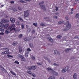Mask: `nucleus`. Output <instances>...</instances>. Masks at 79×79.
Returning a JSON list of instances; mask_svg holds the SVG:
<instances>
[{
    "mask_svg": "<svg viewBox=\"0 0 79 79\" xmlns=\"http://www.w3.org/2000/svg\"><path fill=\"white\" fill-rule=\"evenodd\" d=\"M62 23V22H61V21H60L58 22V23L59 24H61Z\"/></svg>",
    "mask_w": 79,
    "mask_h": 79,
    "instance_id": "51",
    "label": "nucleus"
},
{
    "mask_svg": "<svg viewBox=\"0 0 79 79\" xmlns=\"http://www.w3.org/2000/svg\"><path fill=\"white\" fill-rule=\"evenodd\" d=\"M0 31L2 32H4V29L3 28H0Z\"/></svg>",
    "mask_w": 79,
    "mask_h": 79,
    "instance_id": "21",
    "label": "nucleus"
},
{
    "mask_svg": "<svg viewBox=\"0 0 79 79\" xmlns=\"http://www.w3.org/2000/svg\"><path fill=\"white\" fill-rule=\"evenodd\" d=\"M29 46L30 47H32V44H29Z\"/></svg>",
    "mask_w": 79,
    "mask_h": 79,
    "instance_id": "53",
    "label": "nucleus"
},
{
    "mask_svg": "<svg viewBox=\"0 0 79 79\" xmlns=\"http://www.w3.org/2000/svg\"><path fill=\"white\" fill-rule=\"evenodd\" d=\"M62 37V35H58L56 36V38L58 39H61Z\"/></svg>",
    "mask_w": 79,
    "mask_h": 79,
    "instance_id": "13",
    "label": "nucleus"
},
{
    "mask_svg": "<svg viewBox=\"0 0 79 79\" xmlns=\"http://www.w3.org/2000/svg\"><path fill=\"white\" fill-rule=\"evenodd\" d=\"M40 25L41 26H45V25L44 24V23H41L40 24Z\"/></svg>",
    "mask_w": 79,
    "mask_h": 79,
    "instance_id": "28",
    "label": "nucleus"
},
{
    "mask_svg": "<svg viewBox=\"0 0 79 79\" xmlns=\"http://www.w3.org/2000/svg\"><path fill=\"white\" fill-rule=\"evenodd\" d=\"M29 16V13L28 10H27L24 12V18H27Z\"/></svg>",
    "mask_w": 79,
    "mask_h": 79,
    "instance_id": "5",
    "label": "nucleus"
},
{
    "mask_svg": "<svg viewBox=\"0 0 79 79\" xmlns=\"http://www.w3.org/2000/svg\"><path fill=\"white\" fill-rule=\"evenodd\" d=\"M53 18H55V19H57V18H58V17L56 16H54Z\"/></svg>",
    "mask_w": 79,
    "mask_h": 79,
    "instance_id": "44",
    "label": "nucleus"
},
{
    "mask_svg": "<svg viewBox=\"0 0 79 79\" xmlns=\"http://www.w3.org/2000/svg\"><path fill=\"white\" fill-rule=\"evenodd\" d=\"M47 60H48V61L49 62V63H50V62H51V61H50V60L48 59Z\"/></svg>",
    "mask_w": 79,
    "mask_h": 79,
    "instance_id": "56",
    "label": "nucleus"
},
{
    "mask_svg": "<svg viewBox=\"0 0 79 79\" xmlns=\"http://www.w3.org/2000/svg\"><path fill=\"white\" fill-rule=\"evenodd\" d=\"M1 70H2V71H4V70H5V69H4V68H3V67H2L1 69Z\"/></svg>",
    "mask_w": 79,
    "mask_h": 79,
    "instance_id": "42",
    "label": "nucleus"
},
{
    "mask_svg": "<svg viewBox=\"0 0 79 79\" xmlns=\"http://www.w3.org/2000/svg\"><path fill=\"white\" fill-rule=\"evenodd\" d=\"M27 51L28 52H31V50L30 49V48H28L27 49Z\"/></svg>",
    "mask_w": 79,
    "mask_h": 79,
    "instance_id": "38",
    "label": "nucleus"
},
{
    "mask_svg": "<svg viewBox=\"0 0 79 79\" xmlns=\"http://www.w3.org/2000/svg\"><path fill=\"white\" fill-rule=\"evenodd\" d=\"M58 14H59V13L58 12L56 13H55V15H58Z\"/></svg>",
    "mask_w": 79,
    "mask_h": 79,
    "instance_id": "57",
    "label": "nucleus"
},
{
    "mask_svg": "<svg viewBox=\"0 0 79 79\" xmlns=\"http://www.w3.org/2000/svg\"><path fill=\"white\" fill-rule=\"evenodd\" d=\"M73 12H71L70 13V14H73Z\"/></svg>",
    "mask_w": 79,
    "mask_h": 79,
    "instance_id": "58",
    "label": "nucleus"
},
{
    "mask_svg": "<svg viewBox=\"0 0 79 79\" xmlns=\"http://www.w3.org/2000/svg\"><path fill=\"white\" fill-rule=\"evenodd\" d=\"M26 1L27 2H29V0H26Z\"/></svg>",
    "mask_w": 79,
    "mask_h": 79,
    "instance_id": "64",
    "label": "nucleus"
},
{
    "mask_svg": "<svg viewBox=\"0 0 79 79\" xmlns=\"http://www.w3.org/2000/svg\"><path fill=\"white\" fill-rule=\"evenodd\" d=\"M60 79H64V77H60Z\"/></svg>",
    "mask_w": 79,
    "mask_h": 79,
    "instance_id": "55",
    "label": "nucleus"
},
{
    "mask_svg": "<svg viewBox=\"0 0 79 79\" xmlns=\"http://www.w3.org/2000/svg\"><path fill=\"white\" fill-rule=\"evenodd\" d=\"M12 26H9L8 27V29L9 30H10V31H15L16 30V28L15 27H13L12 29Z\"/></svg>",
    "mask_w": 79,
    "mask_h": 79,
    "instance_id": "8",
    "label": "nucleus"
},
{
    "mask_svg": "<svg viewBox=\"0 0 79 79\" xmlns=\"http://www.w3.org/2000/svg\"><path fill=\"white\" fill-rule=\"evenodd\" d=\"M40 7L41 8H42L45 11H46V8H45V7L44 6L42 5H40Z\"/></svg>",
    "mask_w": 79,
    "mask_h": 79,
    "instance_id": "11",
    "label": "nucleus"
},
{
    "mask_svg": "<svg viewBox=\"0 0 79 79\" xmlns=\"http://www.w3.org/2000/svg\"><path fill=\"white\" fill-rule=\"evenodd\" d=\"M3 49L6 50V51L2 52L1 53V55H3V54H8V51H9V49L8 48H3Z\"/></svg>",
    "mask_w": 79,
    "mask_h": 79,
    "instance_id": "4",
    "label": "nucleus"
},
{
    "mask_svg": "<svg viewBox=\"0 0 79 79\" xmlns=\"http://www.w3.org/2000/svg\"><path fill=\"white\" fill-rule=\"evenodd\" d=\"M42 2H40V3H39V5H41L42 4Z\"/></svg>",
    "mask_w": 79,
    "mask_h": 79,
    "instance_id": "59",
    "label": "nucleus"
},
{
    "mask_svg": "<svg viewBox=\"0 0 79 79\" xmlns=\"http://www.w3.org/2000/svg\"><path fill=\"white\" fill-rule=\"evenodd\" d=\"M69 48H67L65 50V52H67V53H68V52H69Z\"/></svg>",
    "mask_w": 79,
    "mask_h": 79,
    "instance_id": "32",
    "label": "nucleus"
},
{
    "mask_svg": "<svg viewBox=\"0 0 79 79\" xmlns=\"http://www.w3.org/2000/svg\"><path fill=\"white\" fill-rule=\"evenodd\" d=\"M12 10L14 11L15 12V11H17V10L16 9V8H12Z\"/></svg>",
    "mask_w": 79,
    "mask_h": 79,
    "instance_id": "29",
    "label": "nucleus"
},
{
    "mask_svg": "<svg viewBox=\"0 0 79 79\" xmlns=\"http://www.w3.org/2000/svg\"><path fill=\"white\" fill-rule=\"evenodd\" d=\"M0 35H4V33L3 32L0 33Z\"/></svg>",
    "mask_w": 79,
    "mask_h": 79,
    "instance_id": "48",
    "label": "nucleus"
},
{
    "mask_svg": "<svg viewBox=\"0 0 79 79\" xmlns=\"http://www.w3.org/2000/svg\"><path fill=\"white\" fill-rule=\"evenodd\" d=\"M21 27L22 29H24V25H23V23H22Z\"/></svg>",
    "mask_w": 79,
    "mask_h": 79,
    "instance_id": "31",
    "label": "nucleus"
},
{
    "mask_svg": "<svg viewBox=\"0 0 79 79\" xmlns=\"http://www.w3.org/2000/svg\"><path fill=\"white\" fill-rule=\"evenodd\" d=\"M18 55L19 57H20V58H21V60L22 61H26V59H25L24 57H23V56L20 54H19Z\"/></svg>",
    "mask_w": 79,
    "mask_h": 79,
    "instance_id": "7",
    "label": "nucleus"
},
{
    "mask_svg": "<svg viewBox=\"0 0 79 79\" xmlns=\"http://www.w3.org/2000/svg\"><path fill=\"white\" fill-rule=\"evenodd\" d=\"M10 3H11V4H13V3H15V2H14L13 1H11L10 2Z\"/></svg>",
    "mask_w": 79,
    "mask_h": 79,
    "instance_id": "40",
    "label": "nucleus"
},
{
    "mask_svg": "<svg viewBox=\"0 0 79 79\" xmlns=\"http://www.w3.org/2000/svg\"><path fill=\"white\" fill-rule=\"evenodd\" d=\"M37 64H38L39 65H42V63H37Z\"/></svg>",
    "mask_w": 79,
    "mask_h": 79,
    "instance_id": "43",
    "label": "nucleus"
},
{
    "mask_svg": "<svg viewBox=\"0 0 79 79\" xmlns=\"http://www.w3.org/2000/svg\"><path fill=\"white\" fill-rule=\"evenodd\" d=\"M36 69V68H35V66H32L31 67L30 66H29L27 67V69L28 70H29V71H27V73H28V74H31V73H30V72H31V71H32V69L33 70H35Z\"/></svg>",
    "mask_w": 79,
    "mask_h": 79,
    "instance_id": "1",
    "label": "nucleus"
},
{
    "mask_svg": "<svg viewBox=\"0 0 79 79\" xmlns=\"http://www.w3.org/2000/svg\"><path fill=\"white\" fill-rule=\"evenodd\" d=\"M31 28H28L27 30L28 31V32H30L31 31Z\"/></svg>",
    "mask_w": 79,
    "mask_h": 79,
    "instance_id": "50",
    "label": "nucleus"
},
{
    "mask_svg": "<svg viewBox=\"0 0 79 79\" xmlns=\"http://www.w3.org/2000/svg\"><path fill=\"white\" fill-rule=\"evenodd\" d=\"M8 26H9V24H6L5 25L4 27V28L5 29H7V28H8Z\"/></svg>",
    "mask_w": 79,
    "mask_h": 79,
    "instance_id": "15",
    "label": "nucleus"
},
{
    "mask_svg": "<svg viewBox=\"0 0 79 79\" xmlns=\"http://www.w3.org/2000/svg\"><path fill=\"white\" fill-rule=\"evenodd\" d=\"M53 65H54V66H59V64H56V63H54L53 64Z\"/></svg>",
    "mask_w": 79,
    "mask_h": 79,
    "instance_id": "30",
    "label": "nucleus"
},
{
    "mask_svg": "<svg viewBox=\"0 0 79 79\" xmlns=\"http://www.w3.org/2000/svg\"><path fill=\"white\" fill-rule=\"evenodd\" d=\"M26 28H27V29L28 28V26H27V25H26Z\"/></svg>",
    "mask_w": 79,
    "mask_h": 79,
    "instance_id": "62",
    "label": "nucleus"
},
{
    "mask_svg": "<svg viewBox=\"0 0 79 79\" xmlns=\"http://www.w3.org/2000/svg\"><path fill=\"white\" fill-rule=\"evenodd\" d=\"M11 26L13 27H15V25L14 24H12Z\"/></svg>",
    "mask_w": 79,
    "mask_h": 79,
    "instance_id": "46",
    "label": "nucleus"
},
{
    "mask_svg": "<svg viewBox=\"0 0 79 79\" xmlns=\"http://www.w3.org/2000/svg\"><path fill=\"white\" fill-rule=\"evenodd\" d=\"M44 58L46 60H48V58L46 56L44 57Z\"/></svg>",
    "mask_w": 79,
    "mask_h": 79,
    "instance_id": "37",
    "label": "nucleus"
},
{
    "mask_svg": "<svg viewBox=\"0 0 79 79\" xmlns=\"http://www.w3.org/2000/svg\"><path fill=\"white\" fill-rule=\"evenodd\" d=\"M32 32H35V31L33 30L32 31Z\"/></svg>",
    "mask_w": 79,
    "mask_h": 79,
    "instance_id": "61",
    "label": "nucleus"
},
{
    "mask_svg": "<svg viewBox=\"0 0 79 79\" xmlns=\"http://www.w3.org/2000/svg\"><path fill=\"white\" fill-rule=\"evenodd\" d=\"M24 40H25V41H27V37L24 38Z\"/></svg>",
    "mask_w": 79,
    "mask_h": 79,
    "instance_id": "36",
    "label": "nucleus"
},
{
    "mask_svg": "<svg viewBox=\"0 0 79 79\" xmlns=\"http://www.w3.org/2000/svg\"><path fill=\"white\" fill-rule=\"evenodd\" d=\"M79 36H75L74 39H79Z\"/></svg>",
    "mask_w": 79,
    "mask_h": 79,
    "instance_id": "34",
    "label": "nucleus"
},
{
    "mask_svg": "<svg viewBox=\"0 0 79 79\" xmlns=\"http://www.w3.org/2000/svg\"><path fill=\"white\" fill-rule=\"evenodd\" d=\"M10 72L12 74V75H13L14 76H16V74L14 72L10 71Z\"/></svg>",
    "mask_w": 79,
    "mask_h": 79,
    "instance_id": "20",
    "label": "nucleus"
},
{
    "mask_svg": "<svg viewBox=\"0 0 79 79\" xmlns=\"http://www.w3.org/2000/svg\"><path fill=\"white\" fill-rule=\"evenodd\" d=\"M18 2L19 3H24V1H23L22 0H20L19 1H18Z\"/></svg>",
    "mask_w": 79,
    "mask_h": 79,
    "instance_id": "27",
    "label": "nucleus"
},
{
    "mask_svg": "<svg viewBox=\"0 0 79 79\" xmlns=\"http://www.w3.org/2000/svg\"><path fill=\"white\" fill-rule=\"evenodd\" d=\"M46 70L49 72H52V74L54 76H58V73L55 71H53V69L51 68H47Z\"/></svg>",
    "mask_w": 79,
    "mask_h": 79,
    "instance_id": "2",
    "label": "nucleus"
},
{
    "mask_svg": "<svg viewBox=\"0 0 79 79\" xmlns=\"http://www.w3.org/2000/svg\"><path fill=\"white\" fill-rule=\"evenodd\" d=\"M22 34H20V35H19V38H20V39H21V38H22Z\"/></svg>",
    "mask_w": 79,
    "mask_h": 79,
    "instance_id": "33",
    "label": "nucleus"
},
{
    "mask_svg": "<svg viewBox=\"0 0 79 79\" xmlns=\"http://www.w3.org/2000/svg\"><path fill=\"white\" fill-rule=\"evenodd\" d=\"M14 63H15V64H19V62L18 61H15L14 62Z\"/></svg>",
    "mask_w": 79,
    "mask_h": 79,
    "instance_id": "23",
    "label": "nucleus"
},
{
    "mask_svg": "<svg viewBox=\"0 0 79 79\" xmlns=\"http://www.w3.org/2000/svg\"><path fill=\"white\" fill-rule=\"evenodd\" d=\"M18 19H19L21 22H23V19H22L21 17H19Z\"/></svg>",
    "mask_w": 79,
    "mask_h": 79,
    "instance_id": "22",
    "label": "nucleus"
},
{
    "mask_svg": "<svg viewBox=\"0 0 79 79\" xmlns=\"http://www.w3.org/2000/svg\"><path fill=\"white\" fill-rule=\"evenodd\" d=\"M32 76H33L34 77H35V74H32Z\"/></svg>",
    "mask_w": 79,
    "mask_h": 79,
    "instance_id": "52",
    "label": "nucleus"
},
{
    "mask_svg": "<svg viewBox=\"0 0 79 79\" xmlns=\"http://www.w3.org/2000/svg\"><path fill=\"white\" fill-rule=\"evenodd\" d=\"M10 20L13 23H15V19H14V18H10Z\"/></svg>",
    "mask_w": 79,
    "mask_h": 79,
    "instance_id": "10",
    "label": "nucleus"
},
{
    "mask_svg": "<svg viewBox=\"0 0 79 79\" xmlns=\"http://www.w3.org/2000/svg\"><path fill=\"white\" fill-rule=\"evenodd\" d=\"M18 43L17 42H14L12 44V45L13 46H16L17 45H18Z\"/></svg>",
    "mask_w": 79,
    "mask_h": 79,
    "instance_id": "14",
    "label": "nucleus"
},
{
    "mask_svg": "<svg viewBox=\"0 0 79 79\" xmlns=\"http://www.w3.org/2000/svg\"><path fill=\"white\" fill-rule=\"evenodd\" d=\"M73 78L74 79H77V74H74L73 76Z\"/></svg>",
    "mask_w": 79,
    "mask_h": 79,
    "instance_id": "17",
    "label": "nucleus"
},
{
    "mask_svg": "<svg viewBox=\"0 0 79 79\" xmlns=\"http://www.w3.org/2000/svg\"><path fill=\"white\" fill-rule=\"evenodd\" d=\"M16 24L17 25H20L21 23L19 21H17L16 23Z\"/></svg>",
    "mask_w": 79,
    "mask_h": 79,
    "instance_id": "25",
    "label": "nucleus"
},
{
    "mask_svg": "<svg viewBox=\"0 0 79 79\" xmlns=\"http://www.w3.org/2000/svg\"><path fill=\"white\" fill-rule=\"evenodd\" d=\"M7 56H8V57H12L13 58V56L9 55V54H8L7 55Z\"/></svg>",
    "mask_w": 79,
    "mask_h": 79,
    "instance_id": "39",
    "label": "nucleus"
},
{
    "mask_svg": "<svg viewBox=\"0 0 79 79\" xmlns=\"http://www.w3.org/2000/svg\"><path fill=\"white\" fill-rule=\"evenodd\" d=\"M65 19L67 20H69V18H68V17H67V16L65 17Z\"/></svg>",
    "mask_w": 79,
    "mask_h": 79,
    "instance_id": "49",
    "label": "nucleus"
},
{
    "mask_svg": "<svg viewBox=\"0 0 79 79\" xmlns=\"http://www.w3.org/2000/svg\"><path fill=\"white\" fill-rule=\"evenodd\" d=\"M64 24L65 25H66V27L67 28H66L64 29L63 30V31H67L69 30V21H67L66 23Z\"/></svg>",
    "mask_w": 79,
    "mask_h": 79,
    "instance_id": "3",
    "label": "nucleus"
},
{
    "mask_svg": "<svg viewBox=\"0 0 79 79\" xmlns=\"http://www.w3.org/2000/svg\"><path fill=\"white\" fill-rule=\"evenodd\" d=\"M0 68H2V66L0 65Z\"/></svg>",
    "mask_w": 79,
    "mask_h": 79,
    "instance_id": "63",
    "label": "nucleus"
},
{
    "mask_svg": "<svg viewBox=\"0 0 79 79\" xmlns=\"http://www.w3.org/2000/svg\"><path fill=\"white\" fill-rule=\"evenodd\" d=\"M54 53L56 55H58L59 53V52L57 50H55L54 51Z\"/></svg>",
    "mask_w": 79,
    "mask_h": 79,
    "instance_id": "19",
    "label": "nucleus"
},
{
    "mask_svg": "<svg viewBox=\"0 0 79 79\" xmlns=\"http://www.w3.org/2000/svg\"><path fill=\"white\" fill-rule=\"evenodd\" d=\"M32 59H33V60H35V57L34 56H32Z\"/></svg>",
    "mask_w": 79,
    "mask_h": 79,
    "instance_id": "45",
    "label": "nucleus"
},
{
    "mask_svg": "<svg viewBox=\"0 0 79 79\" xmlns=\"http://www.w3.org/2000/svg\"><path fill=\"white\" fill-rule=\"evenodd\" d=\"M1 21L2 23H7L8 20H6L5 19H3L1 20Z\"/></svg>",
    "mask_w": 79,
    "mask_h": 79,
    "instance_id": "9",
    "label": "nucleus"
},
{
    "mask_svg": "<svg viewBox=\"0 0 79 79\" xmlns=\"http://www.w3.org/2000/svg\"><path fill=\"white\" fill-rule=\"evenodd\" d=\"M18 8L19 10H22V8L20 7V6H19Z\"/></svg>",
    "mask_w": 79,
    "mask_h": 79,
    "instance_id": "35",
    "label": "nucleus"
},
{
    "mask_svg": "<svg viewBox=\"0 0 79 79\" xmlns=\"http://www.w3.org/2000/svg\"><path fill=\"white\" fill-rule=\"evenodd\" d=\"M0 27L2 28H3L4 27V24L2 23V22H0Z\"/></svg>",
    "mask_w": 79,
    "mask_h": 79,
    "instance_id": "18",
    "label": "nucleus"
},
{
    "mask_svg": "<svg viewBox=\"0 0 79 79\" xmlns=\"http://www.w3.org/2000/svg\"><path fill=\"white\" fill-rule=\"evenodd\" d=\"M10 31H11L10 30L9 31L8 29H6L5 31V33L6 34H8L10 32Z\"/></svg>",
    "mask_w": 79,
    "mask_h": 79,
    "instance_id": "16",
    "label": "nucleus"
},
{
    "mask_svg": "<svg viewBox=\"0 0 79 79\" xmlns=\"http://www.w3.org/2000/svg\"><path fill=\"white\" fill-rule=\"evenodd\" d=\"M69 67H65V69H63L61 70V72L62 73H65V72H66L67 71H69Z\"/></svg>",
    "mask_w": 79,
    "mask_h": 79,
    "instance_id": "6",
    "label": "nucleus"
},
{
    "mask_svg": "<svg viewBox=\"0 0 79 79\" xmlns=\"http://www.w3.org/2000/svg\"><path fill=\"white\" fill-rule=\"evenodd\" d=\"M47 39L50 42H53V40H52V38L48 37Z\"/></svg>",
    "mask_w": 79,
    "mask_h": 79,
    "instance_id": "12",
    "label": "nucleus"
},
{
    "mask_svg": "<svg viewBox=\"0 0 79 79\" xmlns=\"http://www.w3.org/2000/svg\"><path fill=\"white\" fill-rule=\"evenodd\" d=\"M75 17H76V18H77L78 17V18L79 19V14H77L76 15Z\"/></svg>",
    "mask_w": 79,
    "mask_h": 79,
    "instance_id": "26",
    "label": "nucleus"
},
{
    "mask_svg": "<svg viewBox=\"0 0 79 79\" xmlns=\"http://www.w3.org/2000/svg\"><path fill=\"white\" fill-rule=\"evenodd\" d=\"M33 25L34 26H35V27H37V23H33Z\"/></svg>",
    "mask_w": 79,
    "mask_h": 79,
    "instance_id": "24",
    "label": "nucleus"
},
{
    "mask_svg": "<svg viewBox=\"0 0 79 79\" xmlns=\"http://www.w3.org/2000/svg\"><path fill=\"white\" fill-rule=\"evenodd\" d=\"M17 31H19V29H18V30H15V32H16Z\"/></svg>",
    "mask_w": 79,
    "mask_h": 79,
    "instance_id": "54",
    "label": "nucleus"
},
{
    "mask_svg": "<svg viewBox=\"0 0 79 79\" xmlns=\"http://www.w3.org/2000/svg\"><path fill=\"white\" fill-rule=\"evenodd\" d=\"M74 10L72 8L71 9V11H73Z\"/></svg>",
    "mask_w": 79,
    "mask_h": 79,
    "instance_id": "60",
    "label": "nucleus"
},
{
    "mask_svg": "<svg viewBox=\"0 0 79 79\" xmlns=\"http://www.w3.org/2000/svg\"><path fill=\"white\" fill-rule=\"evenodd\" d=\"M19 52L20 53H21V52H22V49H19Z\"/></svg>",
    "mask_w": 79,
    "mask_h": 79,
    "instance_id": "47",
    "label": "nucleus"
},
{
    "mask_svg": "<svg viewBox=\"0 0 79 79\" xmlns=\"http://www.w3.org/2000/svg\"><path fill=\"white\" fill-rule=\"evenodd\" d=\"M56 11H58V7H57V6H56Z\"/></svg>",
    "mask_w": 79,
    "mask_h": 79,
    "instance_id": "41",
    "label": "nucleus"
}]
</instances>
